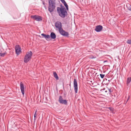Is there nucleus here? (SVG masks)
Here are the masks:
<instances>
[{
    "label": "nucleus",
    "instance_id": "nucleus-13",
    "mask_svg": "<svg viewBox=\"0 0 131 131\" xmlns=\"http://www.w3.org/2000/svg\"><path fill=\"white\" fill-rule=\"evenodd\" d=\"M50 37L52 39H54L56 38V35L54 32H52L51 33Z\"/></svg>",
    "mask_w": 131,
    "mask_h": 131
},
{
    "label": "nucleus",
    "instance_id": "nucleus-23",
    "mask_svg": "<svg viewBox=\"0 0 131 131\" xmlns=\"http://www.w3.org/2000/svg\"><path fill=\"white\" fill-rule=\"evenodd\" d=\"M100 77H101V78L102 79H103V78L105 75V74H100Z\"/></svg>",
    "mask_w": 131,
    "mask_h": 131
},
{
    "label": "nucleus",
    "instance_id": "nucleus-16",
    "mask_svg": "<svg viewBox=\"0 0 131 131\" xmlns=\"http://www.w3.org/2000/svg\"><path fill=\"white\" fill-rule=\"evenodd\" d=\"M60 7H57V10L66 9L64 6H63L62 4H61L60 5Z\"/></svg>",
    "mask_w": 131,
    "mask_h": 131
},
{
    "label": "nucleus",
    "instance_id": "nucleus-11",
    "mask_svg": "<svg viewBox=\"0 0 131 131\" xmlns=\"http://www.w3.org/2000/svg\"><path fill=\"white\" fill-rule=\"evenodd\" d=\"M102 26L101 25H99L96 26L95 29V30L97 32H99L101 31L103 29Z\"/></svg>",
    "mask_w": 131,
    "mask_h": 131
},
{
    "label": "nucleus",
    "instance_id": "nucleus-2",
    "mask_svg": "<svg viewBox=\"0 0 131 131\" xmlns=\"http://www.w3.org/2000/svg\"><path fill=\"white\" fill-rule=\"evenodd\" d=\"M66 8L57 10L59 16L62 18H64L68 15V12Z\"/></svg>",
    "mask_w": 131,
    "mask_h": 131
},
{
    "label": "nucleus",
    "instance_id": "nucleus-6",
    "mask_svg": "<svg viewBox=\"0 0 131 131\" xmlns=\"http://www.w3.org/2000/svg\"><path fill=\"white\" fill-rule=\"evenodd\" d=\"M73 86L74 88L75 93H77L78 92V85L76 79H74L73 81Z\"/></svg>",
    "mask_w": 131,
    "mask_h": 131
},
{
    "label": "nucleus",
    "instance_id": "nucleus-15",
    "mask_svg": "<svg viewBox=\"0 0 131 131\" xmlns=\"http://www.w3.org/2000/svg\"><path fill=\"white\" fill-rule=\"evenodd\" d=\"M53 76L54 78L56 79V80H59V77L58 75L56 72L55 71L53 72Z\"/></svg>",
    "mask_w": 131,
    "mask_h": 131
},
{
    "label": "nucleus",
    "instance_id": "nucleus-4",
    "mask_svg": "<svg viewBox=\"0 0 131 131\" xmlns=\"http://www.w3.org/2000/svg\"><path fill=\"white\" fill-rule=\"evenodd\" d=\"M30 17L33 19L38 21H42L43 19L42 17L39 15H31L30 16Z\"/></svg>",
    "mask_w": 131,
    "mask_h": 131
},
{
    "label": "nucleus",
    "instance_id": "nucleus-8",
    "mask_svg": "<svg viewBox=\"0 0 131 131\" xmlns=\"http://www.w3.org/2000/svg\"><path fill=\"white\" fill-rule=\"evenodd\" d=\"M15 50L16 53L18 55L21 52V47L19 45H16L15 46Z\"/></svg>",
    "mask_w": 131,
    "mask_h": 131
},
{
    "label": "nucleus",
    "instance_id": "nucleus-7",
    "mask_svg": "<svg viewBox=\"0 0 131 131\" xmlns=\"http://www.w3.org/2000/svg\"><path fill=\"white\" fill-rule=\"evenodd\" d=\"M55 26L56 28L59 29V31L62 29V24L59 21L56 22L55 24Z\"/></svg>",
    "mask_w": 131,
    "mask_h": 131
},
{
    "label": "nucleus",
    "instance_id": "nucleus-19",
    "mask_svg": "<svg viewBox=\"0 0 131 131\" xmlns=\"http://www.w3.org/2000/svg\"><path fill=\"white\" fill-rule=\"evenodd\" d=\"M108 94H110L111 92H112V91L111 90V88H110V89H108Z\"/></svg>",
    "mask_w": 131,
    "mask_h": 131
},
{
    "label": "nucleus",
    "instance_id": "nucleus-27",
    "mask_svg": "<svg viewBox=\"0 0 131 131\" xmlns=\"http://www.w3.org/2000/svg\"><path fill=\"white\" fill-rule=\"evenodd\" d=\"M71 81H70V83L69 84V86H70V90H71Z\"/></svg>",
    "mask_w": 131,
    "mask_h": 131
},
{
    "label": "nucleus",
    "instance_id": "nucleus-5",
    "mask_svg": "<svg viewBox=\"0 0 131 131\" xmlns=\"http://www.w3.org/2000/svg\"><path fill=\"white\" fill-rule=\"evenodd\" d=\"M58 101L60 104H63L65 105H67L68 104V102L67 100L63 99L62 97L60 96L59 97Z\"/></svg>",
    "mask_w": 131,
    "mask_h": 131
},
{
    "label": "nucleus",
    "instance_id": "nucleus-10",
    "mask_svg": "<svg viewBox=\"0 0 131 131\" xmlns=\"http://www.w3.org/2000/svg\"><path fill=\"white\" fill-rule=\"evenodd\" d=\"M20 88L23 95H24L25 93L24 85L22 82H20Z\"/></svg>",
    "mask_w": 131,
    "mask_h": 131
},
{
    "label": "nucleus",
    "instance_id": "nucleus-31",
    "mask_svg": "<svg viewBox=\"0 0 131 131\" xmlns=\"http://www.w3.org/2000/svg\"><path fill=\"white\" fill-rule=\"evenodd\" d=\"M107 61H104V62H107Z\"/></svg>",
    "mask_w": 131,
    "mask_h": 131
},
{
    "label": "nucleus",
    "instance_id": "nucleus-18",
    "mask_svg": "<svg viewBox=\"0 0 131 131\" xmlns=\"http://www.w3.org/2000/svg\"><path fill=\"white\" fill-rule=\"evenodd\" d=\"M131 81V77H129L127 78L126 81L127 84L129 83Z\"/></svg>",
    "mask_w": 131,
    "mask_h": 131
},
{
    "label": "nucleus",
    "instance_id": "nucleus-21",
    "mask_svg": "<svg viewBox=\"0 0 131 131\" xmlns=\"http://www.w3.org/2000/svg\"><path fill=\"white\" fill-rule=\"evenodd\" d=\"M126 42L127 43L131 45V39L128 40Z\"/></svg>",
    "mask_w": 131,
    "mask_h": 131
},
{
    "label": "nucleus",
    "instance_id": "nucleus-12",
    "mask_svg": "<svg viewBox=\"0 0 131 131\" xmlns=\"http://www.w3.org/2000/svg\"><path fill=\"white\" fill-rule=\"evenodd\" d=\"M61 2L64 5V6H65L66 9L68 11L69 10V7L68 5L67 4L65 1L64 0H60Z\"/></svg>",
    "mask_w": 131,
    "mask_h": 131
},
{
    "label": "nucleus",
    "instance_id": "nucleus-1",
    "mask_svg": "<svg viewBox=\"0 0 131 131\" xmlns=\"http://www.w3.org/2000/svg\"><path fill=\"white\" fill-rule=\"evenodd\" d=\"M56 7L55 0H49L48 2V10L51 13L54 10Z\"/></svg>",
    "mask_w": 131,
    "mask_h": 131
},
{
    "label": "nucleus",
    "instance_id": "nucleus-20",
    "mask_svg": "<svg viewBox=\"0 0 131 131\" xmlns=\"http://www.w3.org/2000/svg\"><path fill=\"white\" fill-rule=\"evenodd\" d=\"M6 52H5L4 53H0V56L2 57H4L5 56V55L6 54Z\"/></svg>",
    "mask_w": 131,
    "mask_h": 131
},
{
    "label": "nucleus",
    "instance_id": "nucleus-29",
    "mask_svg": "<svg viewBox=\"0 0 131 131\" xmlns=\"http://www.w3.org/2000/svg\"><path fill=\"white\" fill-rule=\"evenodd\" d=\"M129 96H128V98H127V101H126V103H127V102L128 101V100H129Z\"/></svg>",
    "mask_w": 131,
    "mask_h": 131
},
{
    "label": "nucleus",
    "instance_id": "nucleus-17",
    "mask_svg": "<svg viewBox=\"0 0 131 131\" xmlns=\"http://www.w3.org/2000/svg\"><path fill=\"white\" fill-rule=\"evenodd\" d=\"M37 110H35V114H34V122H35L36 119V116L37 115V114H36V113H37Z\"/></svg>",
    "mask_w": 131,
    "mask_h": 131
},
{
    "label": "nucleus",
    "instance_id": "nucleus-22",
    "mask_svg": "<svg viewBox=\"0 0 131 131\" xmlns=\"http://www.w3.org/2000/svg\"><path fill=\"white\" fill-rule=\"evenodd\" d=\"M127 8L129 10L131 11V5H129L128 6H127Z\"/></svg>",
    "mask_w": 131,
    "mask_h": 131
},
{
    "label": "nucleus",
    "instance_id": "nucleus-32",
    "mask_svg": "<svg viewBox=\"0 0 131 131\" xmlns=\"http://www.w3.org/2000/svg\"><path fill=\"white\" fill-rule=\"evenodd\" d=\"M43 4H45L44 3H43Z\"/></svg>",
    "mask_w": 131,
    "mask_h": 131
},
{
    "label": "nucleus",
    "instance_id": "nucleus-9",
    "mask_svg": "<svg viewBox=\"0 0 131 131\" xmlns=\"http://www.w3.org/2000/svg\"><path fill=\"white\" fill-rule=\"evenodd\" d=\"M59 32L63 36L68 37L69 35L68 32L64 31L63 29Z\"/></svg>",
    "mask_w": 131,
    "mask_h": 131
},
{
    "label": "nucleus",
    "instance_id": "nucleus-26",
    "mask_svg": "<svg viewBox=\"0 0 131 131\" xmlns=\"http://www.w3.org/2000/svg\"><path fill=\"white\" fill-rule=\"evenodd\" d=\"M105 93H106V94H107V95L108 94V90H105Z\"/></svg>",
    "mask_w": 131,
    "mask_h": 131
},
{
    "label": "nucleus",
    "instance_id": "nucleus-25",
    "mask_svg": "<svg viewBox=\"0 0 131 131\" xmlns=\"http://www.w3.org/2000/svg\"><path fill=\"white\" fill-rule=\"evenodd\" d=\"M68 86H69V84H67V87H66V88L67 89V90H68L69 89Z\"/></svg>",
    "mask_w": 131,
    "mask_h": 131
},
{
    "label": "nucleus",
    "instance_id": "nucleus-30",
    "mask_svg": "<svg viewBox=\"0 0 131 131\" xmlns=\"http://www.w3.org/2000/svg\"><path fill=\"white\" fill-rule=\"evenodd\" d=\"M44 7L46 9L47 8H46V6H44Z\"/></svg>",
    "mask_w": 131,
    "mask_h": 131
},
{
    "label": "nucleus",
    "instance_id": "nucleus-28",
    "mask_svg": "<svg viewBox=\"0 0 131 131\" xmlns=\"http://www.w3.org/2000/svg\"><path fill=\"white\" fill-rule=\"evenodd\" d=\"M105 90V88H103L102 89H101L100 91H102L103 90Z\"/></svg>",
    "mask_w": 131,
    "mask_h": 131
},
{
    "label": "nucleus",
    "instance_id": "nucleus-3",
    "mask_svg": "<svg viewBox=\"0 0 131 131\" xmlns=\"http://www.w3.org/2000/svg\"><path fill=\"white\" fill-rule=\"evenodd\" d=\"M32 55V53L31 51L27 52L25 55L24 59V61L25 63H27L30 60Z\"/></svg>",
    "mask_w": 131,
    "mask_h": 131
},
{
    "label": "nucleus",
    "instance_id": "nucleus-14",
    "mask_svg": "<svg viewBox=\"0 0 131 131\" xmlns=\"http://www.w3.org/2000/svg\"><path fill=\"white\" fill-rule=\"evenodd\" d=\"M41 35L43 37L45 38L46 40L47 39H49L50 38V36L48 35H46L44 34L43 33L41 34Z\"/></svg>",
    "mask_w": 131,
    "mask_h": 131
},
{
    "label": "nucleus",
    "instance_id": "nucleus-24",
    "mask_svg": "<svg viewBox=\"0 0 131 131\" xmlns=\"http://www.w3.org/2000/svg\"><path fill=\"white\" fill-rule=\"evenodd\" d=\"M108 108L111 111H113L114 109L112 107H109Z\"/></svg>",
    "mask_w": 131,
    "mask_h": 131
}]
</instances>
